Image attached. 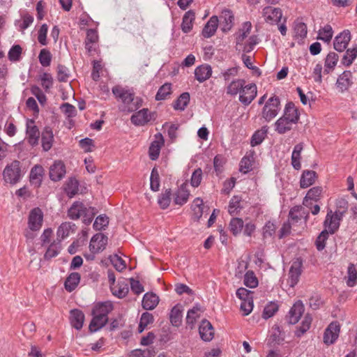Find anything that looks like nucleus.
<instances>
[{
  "instance_id": "f257e3e1",
  "label": "nucleus",
  "mask_w": 357,
  "mask_h": 357,
  "mask_svg": "<svg viewBox=\"0 0 357 357\" xmlns=\"http://www.w3.org/2000/svg\"><path fill=\"white\" fill-rule=\"evenodd\" d=\"M308 212L301 206L293 207L289 214L288 222L283 224L280 229V238H282L290 234L291 229L296 232H300L305 227Z\"/></svg>"
},
{
  "instance_id": "f03ea898",
  "label": "nucleus",
  "mask_w": 357,
  "mask_h": 357,
  "mask_svg": "<svg viewBox=\"0 0 357 357\" xmlns=\"http://www.w3.org/2000/svg\"><path fill=\"white\" fill-rule=\"evenodd\" d=\"M112 91L115 98L121 102L119 109L122 112H132L142 106V99L135 97L134 92L128 88L117 85L112 88Z\"/></svg>"
},
{
  "instance_id": "7ed1b4c3",
  "label": "nucleus",
  "mask_w": 357,
  "mask_h": 357,
  "mask_svg": "<svg viewBox=\"0 0 357 357\" xmlns=\"http://www.w3.org/2000/svg\"><path fill=\"white\" fill-rule=\"evenodd\" d=\"M299 120L297 108L292 102L286 104L283 114L274 123L275 131L280 135L285 134L293 129Z\"/></svg>"
},
{
  "instance_id": "20e7f679",
  "label": "nucleus",
  "mask_w": 357,
  "mask_h": 357,
  "mask_svg": "<svg viewBox=\"0 0 357 357\" xmlns=\"http://www.w3.org/2000/svg\"><path fill=\"white\" fill-rule=\"evenodd\" d=\"M281 110L280 98L273 95L265 102L261 112V117L268 123L275 119Z\"/></svg>"
},
{
  "instance_id": "39448f33",
  "label": "nucleus",
  "mask_w": 357,
  "mask_h": 357,
  "mask_svg": "<svg viewBox=\"0 0 357 357\" xmlns=\"http://www.w3.org/2000/svg\"><path fill=\"white\" fill-rule=\"evenodd\" d=\"M24 172L21 163L18 160H13L8 164L3 171V178L5 183L10 185L17 183L22 178Z\"/></svg>"
},
{
  "instance_id": "423d86ee",
  "label": "nucleus",
  "mask_w": 357,
  "mask_h": 357,
  "mask_svg": "<svg viewBox=\"0 0 357 357\" xmlns=\"http://www.w3.org/2000/svg\"><path fill=\"white\" fill-rule=\"evenodd\" d=\"M43 222V213L39 208H33L29 215L28 227L32 231L40 229Z\"/></svg>"
},
{
  "instance_id": "0eeeda50",
  "label": "nucleus",
  "mask_w": 357,
  "mask_h": 357,
  "mask_svg": "<svg viewBox=\"0 0 357 357\" xmlns=\"http://www.w3.org/2000/svg\"><path fill=\"white\" fill-rule=\"evenodd\" d=\"M257 94V88L255 84H245L239 95V101L244 105L247 106L256 98Z\"/></svg>"
},
{
  "instance_id": "6e6552de",
  "label": "nucleus",
  "mask_w": 357,
  "mask_h": 357,
  "mask_svg": "<svg viewBox=\"0 0 357 357\" xmlns=\"http://www.w3.org/2000/svg\"><path fill=\"white\" fill-rule=\"evenodd\" d=\"M303 261L300 258L295 259L289 271L288 284L294 287L299 281L302 273Z\"/></svg>"
},
{
  "instance_id": "1a4fd4ad",
  "label": "nucleus",
  "mask_w": 357,
  "mask_h": 357,
  "mask_svg": "<svg viewBox=\"0 0 357 357\" xmlns=\"http://www.w3.org/2000/svg\"><path fill=\"white\" fill-rule=\"evenodd\" d=\"M340 331V326L337 322L331 323L324 331V342L328 345L333 344L339 337Z\"/></svg>"
},
{
  "instance_id": "9d476101",
  "label": "nucleus",
  "mask_w": 357,
  "mask_h": 357,
  "mask_svg": "<svg viewBox=\"0 0 357 357\" xmlns=\"http://www.w3.org/2000/svg\"><path fill=\"white\" fill-rule=\"evenodd\" d=\"M107 243V237L102 234H95L91 239L89 244L90 251L93 253H98L102 251Z\"/></svg>"
},
{
  "instance_id": "9b49d317",
  "label": "nucleus",
  "mask_w": 357,
  "mask_h": 357,
  "mask_svg": "<svg viewBox=\"0 0 357 357\" xmlns=\"http://www.w3.org/2000/svg\"><path fill=\"white\" fill-rule=\"evenodd\" d=\"M282 16V10L278 8L267 6L263 10V17L266 22L270 24L279 22Z\"/></svg>"
},
{
  "instance_id": "f8f14e48",
  "label": "nucleus",
  "mask_w": 357,
  "mask_h": 357,
  "mask_svg": "<svg viewBox=\"0 0 357 357\" xmlns=\"http://www.w3.org/2000/svg\"><path fill=\"white\" fill-rule=\"evenodd\" d=\"M350 40L351 33L349 31H343L335 38L333 42L335 50L340 52H343L347 48Z\"/></svg>"
},
{
  "instance_id": "ddd939ff",
  "label": "nucleus",
  "mask_w": 357,
  "mask_h": 357,
  "mask_svg": "<svg viewBox=\"0 0 357 357\" xmlns=\"http://www.w3.org/2000/svg\"><path fill=\"white\" fill-rule=\"evenodd\" d=\"M152 119V114L148 109H142L134 114L130 118L131 122L135 126H144L149 122Z\"/></svg>"
},
{
  "instance_id": "4468645a",
  "label": "nucleus",
  "mask_w": 357,
  "mask_h": 357,
  "mask_svg": "<svg viewBox=\"0 0 357 357\" xmlns=\"http://www.w3.org/2000/svg\"><path fill=\"white\" fill-rule=\"evenodd\" d=\"M304 305L301 301L296 302L289 310L287 316L288 322L291 324H296L304 312Z\"/></svg>"
},
{
  "instance_id": "2eb2a0df",
  "label": "nucleus",
  "mask_w": 357,
  "mask_h": 357,
  "mask_svg": "<svg viewBox=\"0 0 357 357\" xmlns=\"http://www.w3.org/2000/svg\"><path fill=\"white\" fill-rule=\"evenodd\" d=\"M252 29V24L250 22H245L242 24V27L236 34V49L242 47L243 43L249 38Z\"/></svg>"
},
{
  "instance_id": "dca6fc26",
  "label": "nucleus",
  "mask_w": 357,
  "mask_h": 357,
  "mask_svg": "<svg viewBox=\"0 0 357 357\" xmlns=\"http://www.w3.org/2000/svg\"><path fill=\"white\" fill-rule=\"evenodd\" d=\"M65 174L66 167L61 160L55 161L50 168V177L54 181L61 180Z\"/></svg>"
},
{
  "instance_id": "f3484780",
  "label": "nucleus",
  "mask_w": 357,
  "mask_h": 357,
  "mask_svg": "<svg viewBox=\"0 0 357 357\" xmlns=\"http://www.w3.org/2000/svg\"><path fill=\"white\" fill-rule=\"evenodd\" d=\"M164 144V139L161 134L155 135V140L151 144L149 147V157L152 160L158 159L160 149Z\"/></svg>"
},
{
  "instance_id": "a211bd4d",
  "label": "nucleus",
  "mask_w": 357,
  "mask_h": 357,
  "mask_svg": "<svg viewBox=\"0 0 357 357\" xmlns=\"http://www.w3.org/2000/svg\"><path fill=\"white\" fill-rule=\"evenodd\" d=\"M352 73L349 70L344 71L337 78L336 86L341 93L348 90L352 84Z\"/></svg>"
},
{
  "instance_id": "6ab92c4d",
  "label": "nucleus",
  "mask_w": 357,
  "mask_h": 357,
  "mask_svg": "<svg viewBox=\"0 0 357 357\" xmlns=\"http://www.w3.org/2000/svg\"><path fill=\"white\" fill-rule=\"evenodd\" d=\"M199 333L204 341H211L214 335L212 324L206 319L202 320L199 327Z\"/></svg>"
},
{
  "instance_id": "aec40b11",
  "label": "nucleus",
  "mask_w": 357,
  "mask_h": 357,
  "mask_svg": "<svg viewBox=\"0 0 357 357\" xmlns=\"http://www.w3.org/2000/svg\"><path fill=\"white\" fill-rule=\"evenodd\" d=\"M190 192L187 189V184L183 183L181 187L174 193L173 199L175 204L183 205L185 204L189 198Z\"/></svg>"
},
{
  "instance_id": "412c9836",
  "label": "nucleus",
  "mask_w": 357,
  "mask_h": 357,
  "mask_svg": "<svg viewBox=\"0 0 357 357\" xmlns=\"http://www.w3.org/2000/svg\"><path fill=\"white\" fill-rule=\"evenodd\" d=\"M26 134L29 143L32 146L36 145L38 142L40 132L38 128L34 125V121L32 120L27 121Z\"/></svg>"
},
{
  "instance_id": "4be33fe9",
  "label": "nucleus",
  "mask_w": 357,
  "mask_h": 357,
  "mask_svg": "<svg viewBox=\"0 0 357 357\" xmlns=\"http://www.w3.org/2000/svg\"><path fill=\"white\" fill-rule=\"evenodd\" d=\"M212 68L208 64H203L197 66L195 70V79L200 83L204 82L211 77Z\"/></svg>"
},
{
  "instance_id": "5701e85b",
  "label": "nucleus",
  "mask_w": 357,
  "mask_h": 357,
  "mask_svg": "<svg viewBox=\"0 0 357 357\" xmlns=\"http://www.w3.org/2000/svg\"><path fill=\"white\" fill-rule=\"evenodd\" d=\"M111 290L115 296L119 298L125 297L129 291L128 280L126 279L119 280L117 284L111 286Z\"/></svg>"
},
{
  "instance_id": "b1692460",
  "label": "nucleus",
  "mask_w": 357,
  "mask_h": 357,
  "mask_svg": "<svg viewBox=\"0 0 357 357\" xmlns=\"http://www.w3.org/2000/svg\"><path fill=\"white\" fill-rule=\"evenodd\" d=\"M340 220V214L337 213L332 214V211H331L326 215L324 225L331 233H333L339 227Z\"/></svg>"
},
{
  "instance_id": "393cba45",
  "label": "nucleus",
  "mask_w": 357,
  "mask_h": 357,
  "mask_svg": "<svg viewBox=\"0 0 357 357\" xmlns=\"http://www.w3.org/2000/svg\"><path fill=\"white\" fill-rule=\"evenodd\" d=\"M203 312V308L198 304L190 309L186 317L187 324L190 326V328H193L197 319L201 317Z\"/></svg>"
},
{
  "instance_id": "a878e982",
  "label": "nucleus",
  "mask_w": 357,
  "mask_h": 357,
  "mask_svg": "<svg viewBox=\"0 0 357 357\" xmlns=\"http://www.w3.org/2000/svg\"><path fill=\"white\" fill-rule=\"evenodd\" d=\"M44 169L40 165H35L30 172L29 179L32 185L39 187L42 183Z\"/></svg>"
},
{
  "instance_id": "bb28decb",
  "label": "nucleus",
  "mask_w": 357,
  "mask_h": 357,
  "mask_svg": "<svg viewBox=\"0 0 357 357\" xmlns=\"http://www.w3.org/2000/svg\"><path fill=\"white\" fill-rule=\"evenodd\" d=\"M339 56L333 52H329L324 61V73L329 74L333 72L338 62Z\"/></svg>"
},
{
  "instance_id": "cd10ccee",
  "label": "nucleus",
  "mask_w": 357,
  "mask_h": 357,
  "mask_svg": "<svg viewBox=\"0 0 357 357\" xmlns=\"http://www.w3.org/2000/svg\"><path fill=\"white\" fill-rule=\"evenodd\" d=\"M70 321L73 327L77 330H80L83 326L84 314L79 310H72L70 311Z\"/></svg>"
},
{
  "instance_id": "c85d7f7f",
  "label": "nucleus",
  "mask_w": 357,
  "mask_h": 357,
  "mask_svg": "<svg viewBox=\"0 0 357 357\" xmlns=\"http://www.w3.org/2000/svg\"><path fill=\"white\" fill-rule=\"evenodd\" d=\"M159 303L158 296L153 293H146L144 295L142 305L144 309L147 310H153Z\"/></svg>"
},
{
  "instance_id": "c756f323",
  "label": "nucleus",
  "mask_w": 357,
  "mask_h": 357,
  "mask_svg": "<svg viewBox=\"0 0 357 357\" xmlns=\"http://www.w3.org/2000/svg\"><path fill=\"white\" fill-rule=\"evenodd\" d=\"M220 18L223 31H227L230 30L234 24V17L232 12L229 10H223Z\"/></svg>"
},
{
  "instance_id": "7c9ffc66",
  "label": "nucleus",
  "mask_w": 357,
  "mask_h": 357,
  "mask_svg": "<svg viewBox=\"0 0 357 357\" xmlns=\"http://www.w3.org/2000/svg\"><path fill=\"white\" fill-rule=\"evenodd\" d=\"M245 80L243 79H236L232 80L227 86V93L231 96H236L241 93Z\"/></svg>"
},
{
  "instance_id": "2f4dec72",
  "label": "nucleus",
  "mask_w": 357,
  "mask_h": 357,
  "mask_svg": "<svg viewBox=\"0 0 357 357\" xmlns=\"http://www.w3.org/2000/svg\"><path fill=\"white\" fill-rule=\"evenodd\" d=\"M304 144L303 142H300L295 145L293 152L291 153V165L293 167L299 170L301 168V154L303 149Z\"/></svg>"
},
{
  "instance_id": "473e14b6",
  "label": "nucleus",
  "mask_w": 357,
  "mask_h": 357,
  "mask_svg": "<svg viewBox=\"0 0 357 357\" xmlns=\"http://www.w3.org/2000/svg\"><path fill=\"white\" fill-rule=\"evenodd\" d=\"M86 207L81 202H75L68 210V216L73 220L79 219L86 211Z\"/></svg>"
},
{
  "instance_id": "72a5a7b5",
  "label": "nucleus",
  "mask_w": 357,
  "mask_h": 357,
  "mask_svg": "<svg viewBox=\"0 0 357 357\" xmlns=\"http://www.w3.org/2000/svg\"><path fill=\"white\" fill-rule=\"evenodd\" d=\"M113 305L111 302H104L98 303L93 309L92 314H97L99 316L108 318V314L112 310Z\"/></svg>"
},
{
  "instance_id": "f704fd0d",
  "label": "nucleus",
  "mask_w": 357,
  "mask_h": 357,
  "mask_svg": "<svg viewBox=\"0 0 357 357\" xmlns=\"http://www.w3.org/2000/svg\"><path fill=\"white\" fill-rule=\"evenodd\" d=\"M182 312L183 306L181 305L177 304L172 307L169 314V319L173 326H179L181 325L183 317Z\"/></svg>"
},
{
  "instance_id": "c9c22d12",
  "label": "nucleus",
  "mask_w": 357,
  "mask_h": 357,
  "mask_svg": "<svg viewBox=\"0 0 357 357\" xmlns=\"http://www.w3.org/2000/svg\"><path fill=\"white\" fill-rule=\"evenodd\" d=\"M218 18L216 16L210 18L202 31V34L205 38H210L214 35L218 28Z\"/></svg>"
},
{
  "instance_id": "e433bc0d",
  "label": "nucleus",
  "mask_w": 357,
  "mask_h": 357,
  "mask_svg": "<svg viewBox=\"0 0 357 357\" xmlns=\"http://www.w3.org/2000/svg\"><path fill=\"white\" fill-rule=\"evenodd\" d=\"M317 178V173L312 170H305L301 176L300 185L302 188H306L312 185Z\"/></svg>"
},
{
  "instance_id": "4c0bfd02",
  "label": "nucleus",
  "mask_w": 357,
  "mask_h": 357,
  "mask_svg": "<svg viewBox=\"0 0 357 357\" xmlns=\"http://www.w3.org/2000/svg\"><path fill=\"white\" fill-rule=\"evenodd\" d=\"M75 225L70 222H63L58 228L56 231L57 239L59 242L67 238L71 232H73Z\"/></svg>"
},
{
  "instance_id": "58836bf2",
  "label": "nucleus",
  "mask_w": 357,
  "mask_h": 357,
  "mask_svg": "<svg viewBox=\"0 0 357 357\" xmlns=\"http://www.w3.org/2000/svg\"><path fill=\"white\" fill-rule=\"evenodd\" d=\"M195 18V15L192 10H189L185 13L181 24V29L184 33H188L191 31Z\"/></svg>"
},
{
  "instance_id": "ea45409f",
  "label": "nucleus",
  "mask_w": 357,
  "mask_h": 357,
  "mask_svg": "<svg viewBox=\"0 0 357 357\" xmlns=\"http://www.w3.org/2000/svg\"><path fill=\"white\" fill-rule=\"evenodd\" d=\"M54 135L52 130L49 128H45L42 133V146L45 151H49L53 142Z\"/></svg>"
},
{
  "instance_id": "a19ab883",
  "label": "nucleus",
  "mask_w": 357,
  "mask_h": 357,
  "mask_svg": "<svg viewBox=\"0 0 357 357\" xmlns=\"http://www.w3.org/2000/svg\"><path fill=\"white\" fill-rule=\"evenodd\" d=\"M93 319L89 324V330L94 333L102 328L107 322L108 318L97 314H93Z\"/></svg>"
},
{
  "instance_id": "79ce46f5",
  "label": "nucleus",
  "mask_w": 357,
  "mask_h": 357,
  "mask_svg": "<svg viewBox=\"0 0 357 357\" xmlns=\"http://www.w3.org/2000/svg\"><path fill=\"white\" fill-rule=\"evenodd\" d=\"M79 281L80 275L78 273L74 272L70 273L65 281L66 289L68 291L71 292L77 287Z\"/></svg>"
},
{
  "instance_id": "37998d69",
  "label": "nucleus",
  "mask_w": 357,
  "mask_h": 357,
  "mask_svg": "<svg viewBox=\"0 0 357 357\" xmlns=\"http://www.w3.org/2000/svg\"><path fill=\"white\" fill-rule=\"evenodd\" d=\"M191 208L193 213L192 216L194 220H199L203 214V200L199 197L195 198L193 200Z\"/></svg>"
},
{
  "instance_id": "c03bdc74",
  "label": "nucleus",
  "mask_w": 357,
  "mask_h": 357,
  "mask_svg": "<svg viewBox=\"0 0 357 357\" xmlns=\"http://www.w3.org/2000/svg\"><path fill=\"white\" fill-rule=\"evenodd\" d=\"M258 43V39L256 36H250L249 38L243 43L242 47H237L236 50L243 52L244 53H249L252 52L256 45Z\"/></svg>"
},
{
  "instance_id": "a18cd8bd",
  "label": "nucleus",
  "mask_w": 357,
  "mask_h": 357,
  "mask_svg": "<svg viewBox=\"0 0 357 357\" xmlns=\"http://www.w3.org/2000/svg\"><path fill=\"white\" fill-rule=\"evenodd\" d=\"M268 132V127L263 126L260 130H257L252 135L251 138V146H255L260 144L265 137H266Z\"/></svg>"
},
{
  "instance_id": "49530a36",
  "label": "nucleus",
  "mask_w": 357,
  "mask_h": 357,
  "mask_svg": "<svg viewBox=\"0 0 357 357\" xmlns=\"http://www.w3.org/2000/svg\"><path fill=\"white\" fill-rule=\"evenodd\" d=\"M356 56H357V46H356L353 48H351V49H348L346 51V52L342 58V62L344 66H349L353 63V61L356 58Z\"/></svg>"
},
{
  "instance_id": "de8ad7c7",
  "label": "nucleus",
  "mask_w": 357,
  "mask_h": 357,
  "mask_svg": "<svg viewBox=\"0 0 357 357\" xmlns=\"http://www.w3.org/2000/svg\"><path fill=\"white\" fill-rule=\"evenodd\" d=\"M153 322V316L149 312H144L140 319L139 324L138 331L139 333H142L144 329L151 324Z\"/></svg>"
},
{
  "instance_id": "09e8293b",
  "label": "nucleus",
  "mask_w": 357,
  "mask_h": 357,
  "mask_svg": "<svg viewBox=\"0 0 357 357\" xmlns=\"http://www.w3.org/2000/svg\"><path fill=\"white\" fill-rule=\"evenodd\" d=\"M190 101V94L187 92L183 93L176 100L174 105L175 109L184 110Z\"/></svg>"
},
{
  "instance_id": "8fccbe9b",
  "label": "nucleus",
  "mask_w": 357,
  "mask_h": 357,
  "mask_svg": "<svg viewBox=\"0 0 357 357\" xmlns=\"http://www.w3.org/2000/svg\"><path fill=\"white\" fill-rule=\"evenodd\" d=\"M348 280L347 284L349 287H354L357 282V269L354 264H350L347 269Z\"/></svg>"
},
{
  "instance_id": "3c124183",
  "label": "nucleus",
  "mask_w": 357,
  "mask_h": 357,
  "mask_svg": "<svg viewBox=\"0 0 357 357\" xmlns=\"http://www.w3.org/2000/svg\"><path fill=\"white\" fill-rule=\"evenodd\" d=\"M333 29L330 25H326L319 31L318 38L326 42L329 43L333 37Z\"/></svg>"
},
{
  "instance_id": "603ef678",
  "label": "nucleus",
  "mask_w": 357,
  "mask_h": 357,
  "mask_svg": "<svg viewBox=\"0 0 357 357\" xmlns=\"http://www.w3.org/2000/svg\"><path fill=\"white\" fill-rule=\"evenodd\" d=\"M61 250V244L60 242H53L48 247L45 254V258L46 259H52L59 255Z\"/></svg>"
},
{
  "instance_id": "864d4df0",
  "label": "nucleus",
  "mask_w": 357,
  "mask_h": 357,
  "mask_svg": "<svg viewBox=\"0 0 357 357\" xmlns=\"http://www.w3.org/2000/svg\"><path fill=\"white\" fill-rule=\"evenodd\" d=\"M78 186V181L75 178H69L66 185V192L69 197H72L77 193Z\"/></svg>"
},
{
  "instance_id": "5fc2aeb1",
  "label": "nucleus",
  "mask_w": 357,
  "mask_h": 357,
  "mask_svg": "<svg viewBox=\"0 0 357 357\" xmlns=\"http://www.w3.org/2000/svg\"><path fill=\"white\" fill-rule=\"evenodd\" d=\"M171 93L172 84L169 83H165L158 89L155 95V99L157 100H165L167 98V96L171 94Z\"/></svg>"
},
{
  "instance_id": "6e6d98bb",
  "label": "nucleus",
  "mask_w": 357,
  "mask_h": 357,
  "mask_svg": "<svg viewBox=\"0 0 357 357\" xmlns=\"http://www.w3.org/2000/svg\"><path fill=\"white\" fill-rule=\"evenodd\" d=\"M230 231L235 236L239 234L243 228V221L241 218H235L229 223Z\"/></svg>"
},
{
  "instance_id": "4d7b16f0",
  "label": "nucleus",
  "mask_w": 357,
  "mask_h": 357,
  "mask_svg": "<svg viewBox=\"0 0 357 357\" xmlns=\"http://www.w3.org/2000/svg\"><path fill=\"white\" fill-rule=\"evenodd\" d=\"M150 188L154 192L158 191L160 188L159 173L155 167H154L151 171L150 176Z\"/></svg>"
},
{
  "instance_id": "13d9d810",
  "label": "nucleus",
  "mask_w": 357,
  "mask_h": 357,
  "mask_svg": "<svg viewBox=\"0 0 357 357\" xmlns=\"http://www.w3.org/2000/svg\"><path fill=\"white\" fill-rule=\"evenodd\" d=\"M171 190L167 189L164 192H162L158 198V203L161 208L165 209L167 208L170 204L171 202Z\"/></svg>"
},
{
  "instance_id": "bf43d9fd",
  "label": "nucleus",
  "mask_w": 357,
  "mask_h": 357,
  "mask_svg": "<svg viewBox=\"0 0 357 357\" xmlns=\"http://www.w3.org/2000/svg\"><path fill=\"white\" fill-rule=\"evenodd\" d=\"M244 284L249 288H255L258 285V280L252 271H248L244 276Z\"/></svg>"
},
{
  "instance_id": "052dcab7",
  "label": "nucleus",
  "mask_w": 357,
  "mask_h": 357,
  "mask_svg": "<svg viewBox=\"0 0 357 357\" xmlns=\"http://www.w3.org/2000/svg\"><path fill=\"white\" fill-rule=\"evenodd\" d=\"M38 59L43 66L47 67L51 63L52 54L47 49H42L38 55Z\"/></svg>"
},
{
  "instance_id": "680f3d73",
  "label": "nucleus",
  "mask_w": 357,
  "mask_h": 357,
  "mask_svg": "<svg viewBox=\"0 0 357 357\" xmlns=\"http://www.w3.org/2000/svg\"><path fill=\"white\" fill-rule=\"evenodd\" d=\"M278 310V305L275 302H271L264 309L262 317L267 319L273 317Z\"/></svg>"
},
{
  "instance_id": "e2e57ef3",
  "label": "nucleus",
  "mask_w": 357,
  "mask_h": 357,
  "mask_svg": "<svg viewBox=\"0 0 357 357\" xmlns=\"http://www.w3.org/2000/svg\"><path fill=\"white\" fill-rule=\"evenodd\" d=\"M312 321V317L310 314H306L296 332V335L300 337L307 331L310 327Z\"/></svg>"
},
{
  "instance_id": "0e129e2a",
  "label": "nucleus",
  "mask_w": 357,
  "mask_h": 357,
  "mask_svg": "<svg viewBox=\"0 0 357 357\" xmlns=\"http://www.w3.org/2000/svg\"><path fill=\"white\" fill-rule=\"evenodd\" d=\"M241 208V198L238 196H234L229 204L228 212L231 215L236 214Z\"/></svg>"
},
{
  "instance_id": "69168bd1",
  "label": "nucleus",
  "mask_w": 357,
  "mask_h": 357,
  "mask_svg": "<svg viewBox=\"0 0 357 357\" xmlns=\"http://www.w3.org/2000/svg\"><path fill=\"white\" fill-rule=\"evenodd\" d=\"M109 224V219L105 215L98 216L93 223V228L96 230L100 231L104 229Z\"/></svg>"
},
{
  "instance_id": "338daca9",
  "label": "nucleus",
  "mask_w": 357,
  "mask_h": 357,
  "mask_svg": "<svg viewBox=\"0 0 357 357\" xmlns=\"http://www.w3.org/2000/svg\"><path fill=\"white\" fill-rule=\"evenodd\" d=\"M202 180V170L200 168L196 169L192 174L190 178V185L194 187H198Z\"/></svg>"
},
{
  "instance_id": "774afa93",
  "label": "nucleus",
  "mask_w": 357,
  "mask_h": 357,
  "mask_svg": "<svg viewBox=\"0 0 357 357\" xmlns=\"http://www.w3.org/2000/svg\"><path fill=\"white\" fill-rule=\"evenodd\" d=\"M153 352L151 349H146L144 350L135 349L133 350L128 357H153Z\"/></svg>"
}]
</instances>
